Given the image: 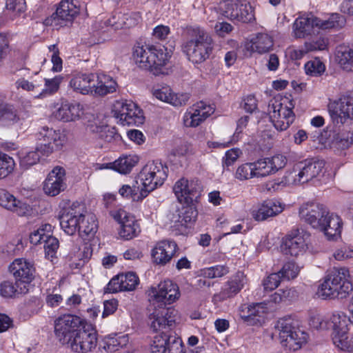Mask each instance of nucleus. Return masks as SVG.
Instances as JSON below:
<instances>
[{"mask_svg": "<svg viewBox=\"0 0 353 353\" xmlns=\"http://www.w3.org/2000/svg\"><path fill=\"white\" fill-rule=\"evenodd\" d=\"M320 225L316 229L323 232L327 239L334 240L341 236L343 221L337 214L328 211L326 216L321 219Z\"/></svg>", "mask_w": 353, "mask_h": 353, "instance_id": "30", "label": "nucleus"}, {"mask_svg": "<svg viewBox=\"0 0 353 353\" xmlns=\"http://www.w3.org/2000/svg\"><path fill=\"white\" fill-rule=\"evenodd\" d=\"M212 50V39L203 28L199 26L187 28L181 51L188 61L193 64L201 63L210 57Z\"/></svg>", "mask_w": 353, "mask_h": 353, "instance_id": "1", "label": "nucleus"}, {"mask_svg": "<svg viewBox=\"0 0 353 353\" xmlns=\"http://www.w3.org/2000/svg\"><path fill=\"white\" fill-rule=\"evenodd\" d=\"M16 168L14 159L8 154L0 152V179L11 175Z\"/></svg>", "mask_w": 353, "mask_h": 353, "instance_id": "52", "label": "nucleus"}, {"mask_svg": "<svg viewBox=\"0 0 353 353\" xmlns=\"http://www.w3.org/2000/svg\"><path fill=\"white\" fill-rule=\"evenodd\" d=\"M43 148L37 146L36 150L29 152H21L19 154V165L21 168L27 170L37 164L40 159L39 152L43 153Z\"/></svg>", "mask_w": 353, "mask_h": 353, "instance_id": "47", "label": "nucleus"}, {"mask_svg": "<svg viewBox=\"0 0 353 353\" xmlns=\"http://www.w3.org/2000/svg\"><path fill=\"white\" fill-rule=\"evenodd\" d=\"M129 343L128 334H110L103 339V349L108 352H114L125 347Z\"/></svg>", "mask_w": 353, "mask_h": 353, "instance_id": "42", "label": "nucleus"}, {"mask_svg": "<svg viewBox=\"0 0 353 353\" xmlns=\"http://www.w3.org/2000/svg\"><path fill=\"white\" fill-rule=\"evenodd\" d=\"M110 214L120 224L119 234L122 239L130 240L139 235L140 226L133 215L122 208L111 210Z\"/></svg>", "mask_w": 353, "mask_h": 353, "instance_id": "17", "label": "nucleus"}, {"mask_svg": "<svg viewBox=\"0 0 353 353\" xmlns=\"http://www.w3.org/2000/svg\"><path fill=\"white\" fill-rule=\"evenodd\" d=\"M245 1H242L241 0H224L223 1L220 3L219 9L221 12V14L226 18L233 20H248V16L246 15L243 17L239 14V10L241 8V5L244 3Z\"/></svg>", "mask_w": 353, "mask_h": 353, "instance_id": "40", "label": "nucleus"}, {"mask_svg": "<svg viewBox=\"0 0 353 353\" xmlns=\"http://www.w3.org/2000/svg\"><path fill=\"white\" fill-rule=\"evenodd\" d=\"M234 177L239 181H245L253 178H257L254 162L239 165L234 172Z\"/></svg>", "mask_w": 353, "mask_h": 353, "instance_id": "51", "label": "nucleus"}, {"mask_svg": "<svg viewBox=\"0 0 353 353\" xmlns=\"http://www.w3.org/2000/svg\"><path fill=\"white\" fill-rule=\"evenodd\" d=\"M197 216L196 210L192 206L183 208L181 214L179 215V219L174 223V227L183 232L189 227V225L196 221Z\"/></svg>", "mask_w": 353, "mask_h": 353, "instance_id": "45", "label": "nucleus"}, {"mask_svg": "<svg viewBox=\"0 0 353 353\" xmlns=\"http://www.w3.org/2000/svg\"><path fill=\"white\" fill-rule=\"evenodd\" d=\"M304 70L307 75L319 77L324 74L326 66L319 57H315L305 63Z\"/></svg>", "mask_w": 353, "mask_h": 353, "instance_id": "50", "label": "nucleus"}, {"mask_svg": "<svg viewBox=\"0 0 353 353\" xmlns=\"http://www.w3.org/2000/svg\"><path fill=\"white\" fill-rule=\"evenodd\" d=\"M165 353H184L181 338L170 336L169 344L167 345L166 352Z\"/></svg>", "mask_w": 353, "mask_h": 353, "instance_id": "64", "label": "nucleus"}, {"mask_svg": "<svg viewBox=\"0 0 353 353\" xmlns=\"http://www.w3.org/2000/svg\"><path fill=\"white\" fill-rule=\"evenodd\" d=\"M294 106L295 103L290 97L274 99L269 105L270 119L277 130H286L293 123L295 119Z\"/></svg>", "mask_w": 353, "mask_h": 353, "instance_id": "8", "label": "nucleus"}, {"mask_svg": "<svg viewBox=\"0 0 353 353\" xmlns=\"http://www.w3.org/2000/svg\"><path fill=\"white\" fill-rule=\"evenodd\" d=\"M112 112L114 117L122 125L139 126L145 121L142 110L132 101L118 100L115 101Z\"/></svg>", "mask_w": 353, "mask_h": 353, "instance_id": "10", "label": "nucleus"}, {"mask_svg": "<svg viewBox=\"0 0 353 353\" xmlns=\"http://www.w3.org/2000/svg\"><path fill=\"white\" fill-rule=\"evenodd\" d=\"M0 205L19 216H28L33 213V208L30 205L17 199L5 189H0Z\"/></svg>", "mask_w": 353, "mask_h": 353, "instance_id": "24", "label": "nucleus"}, {"mask_svg": "<svg viewBox=\"0 0 353 353\" xmlns=\"http://www.w3.org/2000/svg\"><path fill=\"white\" fill-rule=\"evenodd\" d=\"M274 47L273 38L267 33H258L247 39L243 43L244 50L250 55H262L270 52Z\"/></svg>", "mask_w": 353, "mask_h": 353, "instance_id": "23", "label": "nucleus"}, {"mask_svg": "<svg viewBox=\"0 0 353 353\" xmlns=\"http://www.w3.org/2000/svg\"><path fill=\"white\" fill-rule=\"evenodd\" d=\"M334 258L337 261H345L353 258V246L343 245L337 248L334 254Z\"/></svg>", "mask_w": 353, "mask_h": 353, "instance_id": "61", "label": "nucleus"}, {"mask_svg": "<svg viewBox=\"0 0 353 353\" xmlns=\"http://www.w3.org/2000/svg\"><path fill=\"white\" fill-rule=\"evenodd\" d=\"M66 188L65 170L61 167L54 168L43 182V190L46 194L54 196Z\"/></svg>", "mask_w": 353, "mask_h": 353, "instance_id": "26", "label": "nucleus"}, {"mask_svg": "<svg viewBox=\"0 0 353 353\" xmlns=\"http://www.w3.org/2000/svg\"><path fill=\"white\" fill-rule=\"evenodd\" d=\"M282 278L279 273H273L268 276L263 282L264 290L272 291L276 289L280 284Z\"/></svg>", "mask_w": 353, "mask_h": 353, "instance_id": "62", "label": "nucleus"}, {"mask_svg": "<svg viewBox=\"0 0 353 353\" xmlns=\"http://www.w3.org/2000/svg\"><path fill=\"white\" fill-rule=\"evenodd\" d=\"M228 268L225 265H217L201 270L203 276L208 279H214L223 276L228 273Z\"/></svg>", "mask_w": 353, "mask_h": 353, "instance_id": "56", "label": "nucleus"}, {"mask_svg": "<svg viewBox=\"0 0 353 353\" xmlns=\"http://www.w3.org/2000/svg\"><path fill=\"white\" fill-rule=\"evenodd\" d=\"M141 17L139 12H119L114 14L110 19H109L108 23L115 30H118L134 27L141 21Z\"/></svg>", "mask_w": 353, "mask_h": 353, "instance_id": "37", "label": "nucleus"}, {"mask_svg": "<svg viewBox=\"0 0 353 353\" xmlns=\"http://www.w3.org/2000/svg\"><path fill=\"white\" fill-rule=\"evenodd\" d=\"M309 234L303 230H294L288 234L283 244V250L285 254L292 256L303 255L307 249V240Z\"/></svg>", "mask_w": 353, "mask_h": 353, "instance_id": "19", "label": "nucleus"}, {"mask_svg": "<svg viewBox=\"0 0 353 353\" xmlns=\"http://www.w3.org/2000/svg\"><path fill=\"white\" fill-rule=\"evenodd\" d=\"M97 231V223L94 215H86L83 210V220L79 224V234L81 236H93Z\"/></svg>", "mask_w": 353, "mask_h": 353, "instance_id": "48", "label": "nucleus"}, {"mask_svg": "<svg viewBox=\"0 0 353 353\" xmlns=\"http://www.w3.org/2000/svg\"><path fill=\"white\" fill-rule=\"evenodd\" d=\"M132 58L139 68L149 70L154 75L168 73L166 65L170 55L166 48L137 43L133 48Z\"/></svg>", "mask_w": 353, "mask_h": 353, "instance_id": "2", "label": "nucleus"}, {"mask_svg": "<svg viewBox=\"0 0 353 353\" xmlns=\"http://www.w3.org/2000/svg\"><path fill=\"white\" fill-rule=\"evenodd\" d=\"M63 79V76L60 74L51 79H45V88L37 96H36V98L42 99L57 92Z\"/></svg>", "mask_w": 353, "mask_h": 353, "instance_id": "49", "label": "nucleus"}, {"mask_svg": "<svg viewBox=\"0 0 353 353\" xmlns=\"http://www.w3.org/2000/svg\"><path fill=\"white\" fill-rule=\"evenodd\" d=\"M83 114V108L79 103L63 101L52 112L55 119L63 122L78 120Z\"/></svg>", "mask_w": 353, "mask_h": 353, "instance_id": "29", "label": "nucleus"}, {"mask_svg": "<svg viewBox=\"0 0 353 353\" xmlns=\"http://www.w3.org/2000/svg\"><path fill=\"white\" fill-rule=\"evenodd\" d=\"M352 290L350 270L346 267L334 268L319 285L316 294L322 299H344Z\"/></svg>", "mask_w": 353, "mask_h": 353, "instance_id": "3", "label": "nucleus"}, {"mask_svg": "<svg viewBox=\"0 0 353 353\" xmlns=\"http://www.w3.org/2000/svg\"><path fill=\"white\" fill-rule=\"evenodd\" d=\"M275 334L278 336L281 346L285 350L296 352L309 341V334L295 326L290 319H281L275 325Z\"/></svg>", "mask_w": 353, "mask_h": 353, "instance_id": "6", "label": "nucleus"}, {"mask_svg": "<svg viewBox=\"0 0 353 353\" xmlns=\"http://www.w3.org/2000/svg\"><path fill=\"white\" fill-rule=\"evenodd\" d=\"M343 23V18L336 13L323 19L311 14H303L296 18L293 23L292 33L295 38L303 39L319 30L340 28Z\"/></svg>", "mask_w": 353, "mask_h": 353, "instance_id": "5", "label": "nucleus"}, {"mask_svg": "<svg viewBox=\"0 0 353 353\" xmlns=\"http://www.w3.org/2000/svg\"><path fill=\"white\" fill-rule=\"evenodd\" d=\"M246 281L245 276L243 272H239L225 283L219 293L215 294L212 297L214 303L223 301L236 296L243 288Z\"/></svg>", "mask_w": 353, "mask_h": 353, "instance_id": "27", "label": "nucleus"}, {"mask_svg": "<svg viewBox=\"0 0 353 353\" xmlns=\"http://www.w3.org/2000/svg\"><path fill=\"white\" fill-rule=\"evenodd\" d=\"M325 174V162L304 161L296 163L292 170L288 172L283 179L280 182H270L267 183L268 190H277L281 186L285 185L305 183L314 179L321 181Z\"/></svg>", "mask_w": 353, "mask_h": 353, "instance_id": "4", "label": "nucleus"}, {"mask_svg": "<svg viewBox=\"0 0 353 353\" xmlns=\"http://www.w3.org/2000/svg\"><path fill=\"white\" fill-rule=\"evenodd\" d=\"M37 139L41 141L44 154L52 153L54 150H59L67 143L66 134L63 131L55 130L48 127H43L37 134Z\"/></svg>", "mask_w": 353, "mask_h": 353, "instance_id": "16", "label": "nucleus"}, {"mask_svg": "<svg viewBox=\"0 0 353 353\" xmlns=\"http://www.w3.org/2000/svg\"><path fill=\"white\" fill-rule=\"evenodd\" d=\"M83 220V208L73 203L68 208L63 210L59 216L60 226L68 235L72 236L78 232L79 224Z\"/></svg>", "mask_w": 353, "mask_h": 353, "instance_id": "20", "label": "nucleus"}, {"mask_svg": "<svg viewBox=\"0 0 353 353\" xmlns=\"http://www.w3.org/2000/svg\"><path fill=\"white\" fill-rule=\"evenodd\" d=\"M152 94L159 101L169 103L176 108L185 105L190 99L189 94L174 93L168 86L154 89Z\"/></svg>", "mask_w": 353, "mask_h": 353, "instance_id": "32", "label": "nucleus"}, {"mask_svg": "<svg viewBox=\"0 0 353 353\" xmlns=\"http://www.w3.org/2000/svg\"><path fill=\"white\" fill-rule=\"evenodd\" d=\"M170 336L165 332H162L160 334L156 335L151 344V352L152 353L166 352V347L169 344Z\"/></svg>", "mask_w": 353, "mask_h": 353, "instance_id": "54", "label": "nucleus"}, {"mask_svg": "<svg viewBox=\"0 0 353 353\" xmlns=\"http://www.w3.org/2000/svg\"><path fill=\"white\" fill-rule=\"evenodd\" d=\"M123 197L132 198L134 201H141L145 197H141V188L139 186L131 187L129 185H123L119 190Z\"/></svg>", "mask_w": 353, "mask_h": 353, "instance_id": "55", "label": "nucleus"}, {"mask_svg": "<svg viewBox=\"0 0 353 353\" xmlns=\"http://www.w3.org/2000/svg\"><path fill=\"white\" fill-rule=\"evenodd\" d=\"M6 10L12 17L23 13L26 11V6L25 0H6Z\"/></svg>", "mask_w": 353, "mask_h": 353, "instance_id": "58", "label": "nucleus"}, {"mask_svg": "<svg viewBox=\"0 0 353 353\" xmlns=\"http://www.w3.org/2000/svg\"><path fill=\"white\" fill-rule=\"evenodd\" d=\"M334 347L341 352L353 353V334L348 332L331 335Z\"/></svg>", "mask_w": 353, "mask_h": 353, "instance_id": "43", "label": "nucleus"}, {"mask_svg": "<svg viewBox=\"0 0 353 353\" xmlns=\"http://www.w3.org/2000/svg\"><path fill=\"white\" fill-rule=\"evenodd\" d=\"M328 210L322 204L315 202H306L302 204L299 210L300 219L310 225L313 228L319 227L323 219Z\"/></svg>", "mask_w": 353, "mask_h": 353, "instance_id": "21", "label": "nucleus"}, {"mask_svg": "<svg viewBox=\"0 0 353 353\" xmlns=\"http://www.w3.org/2000/svg\"><path fill=\"white\" fill-rule=\"evenodd\" d=\"M177 248L174 241L164 240L156 243L151 252L154 262L158 265H165L171 261Z\"/></svg>", "mask_w": 353, "mask_h": 353, "instance_id": "31", "label": "nucleus"}, {"mask_svg": "<svg viewBox=\"0 0 353 353\" xmlns=\"http://www.w3.org/2000/svg\"><path fill=\"white\" fill-rule=\"evenodd\" d=\"M266 304L263 303H252L250 310V321H248L247 325H255L260 323L267 313Z\"/></svg>", "mask_w": 353, "mask_h": 353, "instance_id": "53", "label": "nucleus"}, {"mask_svg": "<svg viewBox=\"0 0 353 353\" xmlns=\"http://www.w3.org/2000/svg\"><path fill=\"white\" fill-rule=\"evenodd\" d=\"M174 310L165 307L156 309L150 315L151 327L154 331H162L168 333L170 327L174 323L171 314Z\"/></svg>", "mask_w": 353, "mask_h": 353, "instance_id": "34", "label": "nucleus"}, {"mask_svg": "<svg viewBox=\"0 0 353 353\" xmlns=\"http://www.w3.org/2000/svg\"><path fill=\"white\" fill-rule=\"evenodd\" d=\"M139 158L135 154L122 155L114 162L102 165L101 169H112L122 174L130 173L138 163Z\"/></svg>", "mask_w": 353, "mask_h": 353, "instance_id": "38", "label": "nucleus"}, {"mask_svg": "<svg viewBox=\"0 0 353 353\" xmlns=\"http://www.w3.org/2000/svg\"><path fill=\"white\" fill-rule=\"evenodd\" d=\"M352 321L353 314H352V318H350L344 312H334L330 318V322H328L329 328L332 329L331 335H334L338 332H348L350 324L352 323L353 325Z\"/></svg>", "mask_w": 353, "mask_h": 353, "instance_id": "41", "label": "nucleus"}, {"mask_svg": "<svg viewBox=\"0 0 353 353\" xmlns=\"http://www.w3.org/2000/svg\"><path fill=\"white\" fill-rule=\"evenodd\" d=\"M139 283V276L133 272H128L113 277L109 281L106 291L110 293L133 291L137 288Z\"/></svg>", "mask_w": 353, "mask_h": 353, "instance_id": "25", "label": "nucleus"}, {"mask_svg": "<svg viewBox=\"0 0 353 353\" xmlns=\"http://www.w3.org/2000/svg\"><path fill=\"white\" fill-rule=\"evenodd\" d=\"M117 87V83L112 77L100 73L97 75L96 83L93 82L92 94L103 97L116 92Z\"/></svg>", "mask_w": 353, "mask_h": 353, "instance_id": "39", "label": "nucleus"}, {"mask_svg": "<svg viewBox=\"0 0 353 353\" xmlns=\"http://www.w3.org/2000/svg\"><path fill=\"white\" fill-rule=\"evenodd\" d=\"M299 271L300 268L294 262H288L278 273L283 279L290 280L296 277Z\"/></svg>", "mask_w": 353, "mask_h": 353, "instance_id": "57", "label": "nucleus"}, {"mask_svg": "<svg viewBox=\"0 0 353 353\" xmlns=\"http://www.w3.org/2000/svg\"><path fill=\"white\" fill-rule=\"evenodd\" d=\"M287 164L285 156L276 154L271 157H265L254 161L257 178H264L274 174Z\"/></svg>", "mask_w": 353, "mask_h": 353, "instance_id": "18", "label": "nucleus"}, {"mask_svg": "<svg viewBox=\"0 0 353 353\" xmlns=\"http://www.w3.org/2000/svg\"><path fill=\"white\" fill-rule=\"evenodd\" d=\"M336 59L344 70L353 71V46H338L336 50Z\"/></svg>", "mask_w": 353, "mask_h": 353, "instance_id": "44", "label": "nucleus"}, {"mask_svg": "<svg viewBox=\"0 0 353 353\" xmlns=\"http://www.w3.org/2000/svg\"><path fill=\"white\" fill-rule=\"evenodd\" d=\"M85 9V4L79 0H62L57 8L56 15L59 19L72 22Z\"/></svg>", "mask_w": 353, "mask_h": 353, "instance_id": "33", "label": "nucleus"}, {"mask_svg": "<svg viewBox=\"0 0 353 353\" xmlns=\"http://www.w3.org/2000/svg\"><path fill=\"white\" fill-rule=\"evenodd\" d=\"M52 226L49 223L42 224L37 230L30 234V241L33 245L43 243L46 257L53 261L57 259V250L59 248V240L51 235Z\"/></svg>", "mask_w": 353, "mask_h": 353, "instance_id": "12", "label": "nucleus"}, {"mask_svg": "<svg viewBox=\"0 0 353 353\" xmlns=\"http://www.w3.org/2000/svg\"><path fill=\"white\" fill-rule=\"evenodd\" d=\"M21 294L19 292V288L10 281H4L0 285V294L6 298L14 296L16 294Z\"/></svg>", "mask_w": 353, "mask_h": 353, "instance_id": "60", "label": "nucleus"}, {"mask_svg": "<svg viewBox=\"0 0 353 353\" xmlns=\"http://www.w3.org/2000/svg\"><path fill=\"white\" fill-rule=\"evenodd\" d=\"M146 293L149 302L155 308L165 307L166 305L176 302L181 296L179 285L170 279L151 286Z\"/></svg>", "mask_w": 353, "mask_h": 353, "instance_id": "9", "label": "nucleus"}, {"mask_svg": "<svg viewBox=\"0 0 353 353\" xmlns=\"http://www.w3.org/2000/svg\"><path fill=\"white\" fill-rule=\"evenodd\" d=\"M9 270L16 280V285L19 288V292L27 293L30 283L34 278V264L23 258H19L10 265Z\"/></svg>", "mask_w": 353, "mask_h": 353, "instance_id": "13", "label": "nucleus"}, {"mask_svg": "<svg viewBox=\"0 0 353 353\" xmlns=\"http://www.w3.org/2000/svg\"><path fill=\"white\" fill-rule=\"evenodd\" d=\"M24 118L21 112H18L14 107L4 102L0 97V125L10 126L14 124L22 125Z\"/></svg>", "mask_w": 353, "mask_h": 353, "instance_id": "36", "label": "nucleus"}, {"mask_svg": "<svg viewBox=\"0 0 353 353\" xmlns=\"http://www.w3.org/2000/svg\"><path fill=\"white\" fill-rule=\"evenodd\" d=\"M168 168L161 162L148 161L141 170L138 179L141 187V197H146L148 194L161 187L168 177Z\"/></svg>", "mask_w": 353, "mask_h": 353, "instance_id": "7", "label": "nucleus"}, {"mask_svg": "<svg viewBox=\"0 0 353 353\" xmlns=\"http://www.w3.org/2000/svg\"><path fill=\"white\" fill-rule=\"evenodd\" d=\"M97 333L91 324L84 323L68 344L76 353H89L97 347Z\"/></svg>", "mask_w": 353, "mask_h": 353, "instance_id": "11", "label": "nucleus"}, {"mask_svg": "<svg viewBox=\"0 0 353 353\" xmlns=\"http://www.w3.org/2000/svg\"><path fill=\"white\" fill-rule=\"evenodd\" d=\"M84 323L77 316L65 314L60 316L54 321L55 335L62 344L68 345Z\"/></svg>", "mask_w": 353, "mask_h": 353, "instance_id": "15", "label": "nucleus"}, {"mask_svg": "<svg viewBox=\"0 0 353 353\" xmlns=\"http://www.w3.org/2000/svg\"><path fill=\"white\" fill-rule=\"evenodd\" d=\"M242 154L239 148H232L227 150L223 158V165L230 167L232 165Z\"/></svg>", "mask_w": 353, "mask_h": 353, "instance_id": "63", "label": "nucleus"}, {"mask_svg": "<svg viewBox=\"0 0 353 353\" xmlns=\"http://www.w3.org/2000/svg\"><path fill=\"white\" fill-rule=\"evenodd\" d=\"M327 110L334 124L341 125L347 119L353 120V97L343 95L337 100L330 101Z\"/></svg>", "mask_w": 353, "mask_h": 353, "instance_id": "14", "label": "nucleus"}, {"mask_svg": "<svg viewBox=\"0 0 353 353\" xmlns=\"http://www.w3.org/2000/svg\"><path fill=\"white\" fill-rule=\"evenodd\" d=\"M94 79L95 75L93 73L79 72L72 77L69 86L75 92L81 94H92Z\"/></svg>", "mask_w": 353, "mask_h": 353, "instance_id": "35", "label": "nucleus"}, {"mask_svg": "<svg viewBox=\"0 0 353 353\" xmlns=\"http://www.w3.org/2000/svg\"><path fill=\"white\" fill-rule=\"evenodd\" d=\"M189 108L190 112L195 115L200 125L211 116L215 110L212 105L203 101L196 102Z\"/></svg>", "mask_w": 353, "mask_h": 353, "instance_id": "46", "label": "nucleus"}, {"mask_svg": "<svg viewBox=\"0 0 353 353\" xmlns=\"http://www.w3.org/2000/svg\"><path fill=\"white\" fill-rule=\"evenodd\" d=\"M173 191L179 203L188 205L199 196L200 186L196 181L181 178L175 183Z\"/></svg>", "mask_w": 353, "mask_h": 353, "instance_id": "22", "label": "nucleus"}, {"mask_svg": "<svg viewBox=\"0 0 353 353\" xmlns=\"http://www.w3.org/2000/svg\"><path fill=\"white\" fill-rule=\"evenodd\" d=\"M285 206L283 203L276 199L265 200L252 210L251 215L257 221H264L281 213Z\"/></svg>", "mask_w": 353, "mask_h": 353, "instance_id": "28", "label": "nucleus"}, {"mask_svg": "<svg viewBox=\"0 0 353 353\" xmlns=\"http://www.w3.org/2000/svg\"><path fill=\"white\" fill-rule=\"evenodd\" d=\"M335 141L339 148H348L353 144V132L348 131L339 133L336 137Z\"/></svg>", "mask_w": 353, "mask_h": 353, "instance_id": "59", "label": "nucleus"}]
</instances>
